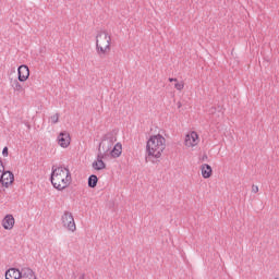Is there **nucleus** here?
<instances>
[{
  "instance_id": "f257e3e1",
  "label": "nucleus",
  "mask_w": 279,
  "mask_h": 279,
  "mask_svg": "<svg viewBox=\"0 0 279 279\" xmlns=\"http://www.w3.org/2000/svg\"><path fill=\"white\" fill-rule=\"evenodd\" d=\"M71 170L62 166H52L50 182L57 191H64L71 184Z\"/></svg>"
},
{
  "instance_id": "f03ea898",
  "label": "nucleus",
  "mask_w": 279,
  "mask_h": 279,
  "mask_svg": "<svg viewBox=\"0 0 279 279\" xmlns=\"http://www.w3.org/2000/svg\"><path fill=\"white\" fill-rule=\"evenodd\" d=\"M166 143L167 140H165V137L160 134L150 136L146 144V160L156 162L153 158H160V156H162V153L167 147Z\"/></svg>"
},
{
  "instance_id": "7ed1b4c3",
  "label": "nucleus",
  "mask_w": 279,
  "mask_h": 279,
  "mask_svg": "<svg viewBox=\"0 0 279 279\" xmlns=\"http://www.w3.org/2000/svg\"><path fill=\"white\" fill-rule=\"evenodd\" d=\"M112 43V37L107 31H100L96 35V51L100 58L110 53V44Z\"/></svg>"
},
{
  "instance_id": "20e7f679",
  "label": "nucleus",
  "mask_w": 279,
  "mask_h": 279,
  "mask_svg": "<svg viewBox=\"0 0 279 279\" xmlns=\"http://www.w3.org/2000/svg\"><path fill=\"white\" fill-rule=\"evenodd\" d=\"M114 143H117V135L114 133L109 132L105 134L99 144L98 151L105 156H109L110 150L114 147Z\"/></svg>"
},
{
  "instance_id": "39448f33",
  "label": "nucleus",
  "mask_w": 279,
  "mask_h": 279,
  "mask_svg": "<svg viewBox=\"0 0 279 279\" xmlns=\"http://www.w3.org/2000/svg\"><path fill=\"white\" fill-rule=\"evenodd\" d=\"M63 228H66L69 232H75L77 227L75 226V218H73V214L70 211H64L61 217Z\"/></svg>"
},
{
  "instance_id": "423d86ee",
  "label": "nucleus",
  "mask_w": 279,
  "mask_h": 279,
  "mask_svg": "<svg viewBox=\"0 0 279 279\" xmlns=\"http://www.w3.org/2000/svg\"><path fill=\"white\" fill-rule=\"evenodd\" d=\"M0 173V183H2V186L8 189V186L14 182V173H12V171H5V169H3V171Z\"/></svg>"
},
{
  "instance_id": "0eeeda50",
  "label": "nucleus",
  "mask_w": 279,
  "mask_h": 279,
  "mask_svg": "<svg viewBox=\"0 0 279 279\" xmlns=\"http://www.w3.org/2000/svg\"><path fill=\"white\" fill-rule=\"evenodd\" d=\"M199 143V135H197V132L192 131L185 136V147H195Z\"/></svg>"
},
{
  "instance_id": "6e6552de",
  "label": "nucleus",
  "mask_w": 279,
  "mask_h": 279,
  "mask_svg": "<svg viewBox=\"0 0 279 279\" xmlns=\"http://www.w3.org/2000/svg\"><path fill=\"white\" fill-rule=\"evenodd\" d=\"M17 80L19 82H27L29 80V68L22 64L17 68Z\"/></svg>"
},
{
  "instance_id": "1a4fd4ad",
  "label": "nucleus",
  "mask_w": 279,
  "mask_h": 279,
  "mask_svg": "<svg viewBox=\"0 0 279 279\" xmlns=\"http://www.w3.org/2000/svg\"><path fill=\"white\" fill-rule=\"evenodd\" d=\"M58 143L60 145V147H63V149H66V147H69V145H71V135L69 134V132H61L58 136Z\"/></svg>"
},
{
  "instance_id": "9d476101",
  "label": "nucleus",
  "mask_w": 279,
  "mask_h": 279,
  "mask_svg": "<svg viewBox=\"0 0 279 279\" xmlns=\"http://www.w3.org/2000/svg\"><path fill=\"white\" fill-rule=\"evenodd\" d=\"M106 158H108L107 155L98 153L97 160L92 163L93 169H95L96 171H101L102 169H106V162H104V159Z\"/></svg>"
},
{
  "instance_id": "9b49d317",
  "label": "nucleus",
  "mask_w": 279,
  "mask_h": 279,
  "mask_svg": "<svg viewBox=\"0 0 279 279\" xmlns=\"http://www.w3.org/2000/svg\"><path fill=\"white\" fill-rule=\"evenodd\" d=\"M22 276H23V268L22 269L9 268L4 274L5 279H21Z\"/></svg>"
},
{
  "instance_id": "f8f14e48",
  "label": "nucleus",
  "mask_w": 279,
  "mask_h": 279,
  "mask_svg": "<svg viewBox=\"0 0 279 279\" xmlns=\"http://www.w3.org/2000/svg\"><path fill=\"white\" fill-rule=\"evenodd\" d=\"M14 216L12 215H7L3 220H2V227L4 228V230H12V228H14Z\"/></svg>"
},
{
  "instance_id": "ddd939ff",
  "label": "nucleus",
  "mask_w": 279,
  "mask_h": 279,
  "mask_svg": "<svg viewBox=\"0 0 279 279\" xmlns=\"http://www.w3.org/2000/svg\"><path fill=\"white\" fill-rule=\"evenodd\" d=\"M123 153V145L121 143H117L109 151L108 156H111V158H119L121 154Z\"/></svg>"
},
{
  "instance_id": "4468645a",
  "label": "nucleus",
  "mask_w": 279,
  "mask_h": 279,
  "mask_svg": "<svg viewBox=\"0 0 279 279\" xmlns=\"http://www.w3.org/2000/svg\"><path fill=\"white\" fill-rule=\"evenodd\" d=\"M20 279H38V277H36V272H34L32 268L23 267L22 277Z\"/></svg>"
},
{
  "instance_id": "2eb2a0df",
  "label": "nucleus",
  "mask_w": 279,
  "mask_h": 279,
  "mask_svg": "<svg viewBox=\"0 0 279 279\" xmlns=\"http://www.w3.org/2000/svg\"><path fill=\"white\" fill-rule=\"evenodd\" d=\"M10 86L13 88L14 93H23V85L16 78H10Z\"/></svg>"
},
{
  "instance_id": "dca6fc26",
  "label": "nucleus",
  "mask_w": 279,
  "mask_h": 279,
  "mask_svg": "<svg viewBox=\"0 0 279 279\" xmlns=\"http://www.w3.org/2000/svg\"><path fill=\"white\" fill-rule=\"evenodd\" d=\"M201 171H202V175L205 179L210 178V175H213V168L210 167V165L204 163L201 167Z\"/></svg>"
},
{
  "instance_id": "f3484780",
  "label": "nucleus",
  "mask_w": 279,
  "mask_h": 279,
  "mask_svg": "<svg viewBox=\"0 0 279 279\" xmlns=\"http://www.w3.org/2000/svg\"><path fill=\"white\" fill-rule=\"evenodd\" d=\"M99 182V178H97L96 174H90L88 178V186L89 189H95L97 186V183Z\"/></svg>"
},
{
  "instance_id": "a211bd4d",
  "label": "nucleus",
  "mask_w": 279,
  "mask_h": 279,
  "mask_svg": "<svg viewBox=\"0 0 279 279\" xmlns=\"http://www.w3.org/2000/svg\"><path fill=\"white\" fill-rule=\"evenodd\" d=\"M60 121V113H54L53 116L50 117V123L52 125H56Z\"/></svg>"
},
{
  "instance_id": "6ab92c4d",
  "label": "nucleus",
  "mask_w": 279,
  "mask_h": 279,
  "mask_svg": "<svg viewBox=\"0 0 279 279\" xmlns=\"http://www.w3.org/2000/svg\"><path fill=\"white\" fill-rule=\"evenodd\" d=\"M174 88L177 90H182L184 88V83L183 82H178L174 84Z\"/></svg>"
},
{
  "instance_id": "aec40b11",
  "label": "nucleus",
  "mask_w": 279,
  "mask_h": 279,
  "mask_svg": "<svg viewBox=\"0 0 279 279\" xmlns=\"http://www.w3.org/2000/svg\"><path fill=\"white\" fill-rule=\"evenodd\" d=\"M8 155H9V153H8V146H5V147L2 149V156H3L4 158H8Z\"/></svg>"
},
{
  "instance_id": "412c9836",
  "label": "nucleus",
  "mask_w": 279,
  "mask_h": 279,
  "mask_svg": "<svg viewBox=\"0 0 279 279\" xmlns=\"http://www.w3.org/2000/svg\"><path fill=\"white\" fill-rule=\"evenodd\" d=\"M252 193H258V185H252Z\"/></svg>"
},
{
  "instance_id": "4be33fe9",
  "label": "nucleus",
  "mask_w": 279,
  "mask_h": 279,
  "mask_svg": "<svg viewBox=\"0 0 279 279\" xmlns=\"http://www.w3.org/2000/svg\"><path fill=\"white\" fill-rule=\"evenodd\" d=\"M0 173H1V171H3V169H5V166H3V160H1V158H0Z\"/></svg>"
},
{
  "instance_id": "5701e85b",
  "label": "nucleus",
  "mask_w": 279,
  "mask_h": 279,
  "mask_svg": "<svg viewBox=\"0 0 279 279\" xmlns=\"http://www.w3.org/2000/svg\"><path fill=\"white\" fill-rule=\"evenodd\" d=\"M84 278H86V275L82 274L78 279H84Z\"/></svg>"
},
{
  "instance_id": "b1692460",
  "label": "nucleus",
  "mask_w": 279,
  "mask_h": 279,
  "mask_svg": "<svg viewBox=\"0 0 279 279\" xmlns=\"http://www.w3.org/2000/svg\"><path fill=\"white\" fill-rule=\"evenodd\" d=\"M169 82H178V78H169Z\"/></svg>"
},
{
  "instance_id": "393cba45",
  "label": "nucleus",
  "mask_w": 279,
  "mask_h": 279,
  "mask_svg": "<svg viewBox=\"0 0 279 279\" xmlns=\"http://www.w3.org/2000/svg\"><path fill=\"white\" fill-rule=\"evenodd\" d=\"M178 108H182V102H178Z\"/></svg>"
}]
</instances>
